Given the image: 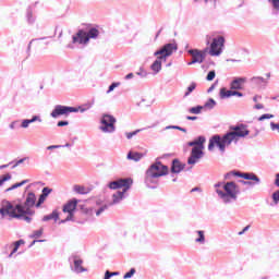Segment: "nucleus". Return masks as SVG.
<instances>
[{
    "mask_svg": "<svg viewBox=\"0 0 279 279\" xmlns=\"http://www.w3.org/2000/svg\"><path fill=\"white\" fill-rule=\"evenodd\" d=\"M169 173V167L162 165V162L157 161L153 163L146 171L145 183L148 189H156L158 184V178L167 175Z\"/></svg>",
    "mask_w": 279,
    "mask_h": 279,
    "instance_id": "6",
    "label": "nucleus"
},
{
    "mask_svg": "<svg viewBox=\"0 0 279 279\" xmlns=\"http://www.w3.org/2000/svg\"><path fill=\"white\" fill-rule=\"evenodd\" d=\"M216 75L217 74H216L215 70L209 71L206 76L207 82H213V80H215Z\"/></svg>",
    "mask_w": 279,
    "mask_h": 279,
    "instance_id": "39",
    "label": "nucleus"
},
{
    "mask_svg": "<svg viewBox=\"0 0 279 279\" xmlns=\"http://www.w3.org/2000/svg\"><path fill=\"white\" fill-rule=\"evenodd\" d=\"M270 5H272V11L275 14H279V0H267Z\"/></svg>",
    "mask_w": 279,
    "mask_h": 279,
    "instance_id": "29",
    "label": "nucleus"
},
{
    "mask_svg": "<svg viewBox=\"0 0 279 279\" xmlns=\"http://www.w3.org/2000/svg\"><path fill=\"white\" fill-rule=\"evenodd\" d=\"M229 132L225 135H214L209 140L208 150L213 151L215 149V145H217L219 151L223 154L226 151V147L232 145V143H239L240 138H245V136L250 135V130L244 124H238L235 126H230Z\"/></svg>",
    "mask_w": 279,
    "mask_h": 279,
    "instance_id": "1",
    "label": "nucleus"
},
{
    "mask_svg": "<svg viewBox=\"0 0 279 279\" xmlns=\"http://www.w3.org/2000/svg\"><path fill=\"white\" fill-rule=\"evenodd\" d=\"M70 263H73L72 271H74V274H84V271H87V269L82 266L84 265V260H82V258L73 256L70 258Z\"/></svg>",
    "mask_w": 279,
    "mask_h": 279,
    "instance_id": "13",
    "label": "nucleus"
},
{
    "mask_svg": "<svg viewBox=\"0 0 279 279\" xmlns=\"http://www.w3.org/2000/svg\"><path fill=\"white\" fill-rule=\"evenodd\" d=\"M110 202L108 203V205H102L97 211H96V217H99L102 213H105L106 210H108V208H110Z\"/></svg>",
    "mask_w": 279,
    "mask_h": 279,
    "instance_id": "36",
    "label": "nucleus"
},
{
    "mask_svg": "<svg viewBox=\"0 0 279 279\" xmlns=\"http://www.w3.org/2000/svg\"><path fill=\"white\" fill-rule=\"evenodd\" d=\"M216 189V193L221 199L222 204H234L236 199H239V195H241V189L234 183V181L229 182H218L214 185Z\"/></svg>",
    "mask_w": 279,
    "mask_h": 279,
    "instance_id": "2",
    "label": "nucleus"
},
{
    "mask_svg": "<svg viewBox=\"0 0 279 279\" xmlns=\"http://www.w3.org/2000/svg\"><path fill=\"white\" fill-rule=\"evenodd\" d=\"M236 173L238 171H231L225 174V180H230V178H232V175H235L236 178Z\"/></svg>",
    "mask_w": 279,
    "mask_h": 279,
    "instance_id": "48",
    "label": "nucleus"
},
{
    "mask_svg": "<svg viewBox=\"0 0 279 279\" xmlns=\"http://www.w3.org/2000/svg\"><path fill=\"white\" fill-rule=\"evenodd\" d=\"M19 252L17 247H13L12 252L9 254V258H12V256H14V254H16Z\"/></svg>",
    "mask_w": 279,
    "mask_h": 279,
    "instance_id": "55",
    "label": "nucleus"
},
{
    "mask_svg": "<svg viewBox=\"0 0 279 279\" xmlns=\"http://www.w3.org/2000/svg\"><path fill=\"white\" fill-rule=\"evenodd\" d=\"M71 112H80V109L75 107L57 105L51 111L50 117H52V119H58V117H69Z\"/></svg>",
    "mask_w": 279,
    "mask_h": 279,
    "instance_id": "10",
    "label": "nucleus"
},
{
    "mask_svg": "<svg viewBox=\"0 0 279 279\" xmlns=\"http://www.w3.org/2000/svg\"><path fill=\"white\" fill-rule=\"evenodd\" d=\"M77 208V199H71L63 206V213H68L66 220H73V213Z\"/></svg>",
    "mask_w": 279,
    "mask_h": 279,
    "instance_id": "14",
    "label": "nucleus"
},
{
    "mask_svg": "<svg viewBox=\"0 0 279 279\" xmlns=\"http://www.w3.org/2000/svg\"><path fill=\"white\" fill-rule=\"evenodd\" d=\"M51 219H53V221H58V219H60L58 210L54 209L51 214L44 216L43 221H51Z\"/></svg>",
    "mask_w": 279,
    "mask_h": 279,
    "instance_id": "23",
    "label": "nucleus"
},
{
    "mask_svg": "<svg viewBox=\"0 0 279 279\" xmlns=\"http://www.w3.org/2000/svg\"><path fill=\"white\" fill-rule=\"evenodd\" d=\"M275 184H276V186H278V189H279V178L277 177V179L275 180Z\"/></svg>",
    "mask_w": 279,
    "mask_h": 279,
    "instance_id": "64",
    "label": "nucleus"
},
{
    "mask_svg": "<svg viewBox=\"0 0 279 279\" xmlns=\"http://www.w3.org/2000/svg\"><path fill=\"white\" fill-rule=\"evenodd\" d=\"M14 247H16L17 250L21 247V245H25V240H19L16 242L13 243Z\"/></svg>",
    "mask_w": 279,
    "mask_h": 279,
    "instance_id": "49",
    "label": "nucleus"
},
{
    "mask_svg": "<svg viewBox=\"0 0 279 279\" xmlns=\"http://www.w3.org/2000/svg\"><path fill=\"white\" fill-rule=\"evenodd\" d=\"M51 189L49 187H44L41 191V195H44V197H49V194L51 193Z\"/></svg>",
    "mask_w": 279,
    "mask_h": 279,
    "instance_id": "47",
    "label": "nucleus"
},
{
    "mask_svg": "<svg viewBox=\"0 0 279 279\" xmlns=\"http://www.w3.org/2000/svg\"><path fill=\"white\" fill-rule=\"evenodd\" d=\"M197 238L195 239V243H198L199 245H204L206 243V232L198 230L196 231Z\"/></svg>",
    "mask_w": 279,
    "mask_h": 279,
    "instance_id": "22",
    "label": "nucleus"
},
{
    "mask_svg": "<svg viewBox=\"0 0 279 279\" xmlns=\"http://www.w3.org/2000/svg\"><path fill=\"white\" fill-rule=\"evenodd\" d=\"M29 124H32V122L29 121V119H24V120H22L21 128H22L23 130H27V128H29Z\"/></svg>",
    "mask_w": 279,
    "mask_h": 279,
    "instance_id": "42",
    "label": "nucleus"
},
{
    "mask_svg": "<svg viewBox=\"0 0 279 279\" xmlns=\"http://www.w3.org/2000/svg\"><path fill=\"white\" fill-rule=\"evenodd\" d=\"M253 108H254V110H263V109H265V105H263L260 102H256Z\"/></svg>",
    "mask_w": 279,
    "mask_h": 279,
    "instance_id": "50",
    "label": "nucleus"
},
{
    "mask_svg": "<svg viewBox=\"0 0 279 279\" xmlns=\"http://www.w3.org/2000/svg\"><path fill=\"white\" fill-rule=\"evenodd\" d=\"M252 84H255L256 86L265 88L267 86L268 81L267 78H264L263 76H254L251 78Z\"/></svg>",
    "mask_w": 279,
    "mask_h": 279,
    "instance_id": "19",
    "label": "nucleus"
},
{
    "mask_svg": "<svg viewBox=\"0 0 279 279\" xmlns=\"http://www.w3.org/2000/svg\"><path fill=\"white\" fill-rule=\"evenodd\" d=\"M197 88V83L192 82L190 86L186 88V92L184 93V97H189L193 90Z\"/></svg>",
    "mask_w": 279,
    "mask_h": 279,
    "instance_id": "28",
    "label": "nucleus"
},
{
    "mask_svg": "<svg viewBox=\"0 0 279 279\" xmlns=\"http://www.w3.org/2000/svg\"><path fill=\"white\" fill-rule=\"evenodd\" d=\"M247 230H250V226H246L242 231H240L238 234L239 236H242V234H245V232H247Z\"/></svg>",
    "mask_w": 279,
    "mask_h": 279,
    "instance_id": "56",
    "label": "nucleus"
},
{
    "mask_svg": "<svg viewBox=\"0 0 279 279\" xmlns=\"http://www.w3.org/2000/svg\"><path fill=\"white\" fill-rule=\"evenodd\" d=\"M265 119H274V114L264 113L258 118V121H265Z\"/></svg>",
    "mask_w": 279,
    "mask_h": 279,
    "instance_id": "46",
    "label": "nucleus"
},
{
    "mask_svg": "<svg viewBox=\"0 0 279 279\" xmlns=\"http://www.w3.org/2000/svg\"><path fill=\"white\" fill-rule=\"evenodd\" d=\"M206 51H208V48H206L204 51L197 49H190L187 50V53L192 56L193 62L202 64V62L206 60Z\"/></svg>",
    "mask_w": 279,
    "mask_h": 279,
    "instance_id": "12",
    "label": "nucleus"
},
{
    "mask_svg": "<svg viewBox=\"0 0 279 279\" xmlns=\"http://www.w3.org/2000/svg\"><path fill=\"white\" fill-rule=\"evenodd\" d=\"M213 90H215V84H213V85L207 89V93H213Z\"/></svg>",
    "mask_w": 279,
    "mask_h": 279,
    "instance_id": "63",
    "label": "nucleus"
},
{
    "mask_svg": "<svg viewBox=\"0 0 279 279\" xmlns=\"http://www.w3.org/2000/svg\"><path fill=\"white\" fill-rule=\"evenodd\" d=\"M100 123V130L105 134H112V132L117 130V128L114 126V123H117V119L113 116L102 114Z\"/></svg>",
    "mask_w": 279,
    "mask_h": 279,
    "instance_id": "9",
    "label": "nucleus"
},
{
    "mask_svg": "<svg viewBox=\"0 0 279 279\" xmlns=\"http://www.w3.org/2000/svg\"><path fill=\"white\" fill-rule=\"evenodd\" d=\"M145 155L142 153H134V151H129L126 155L128 160H133V162H140V160L144 157Z\"/></svg>",
    "mask_w": 279,
    "mask_h": 279,
    "instance_id": "21",
    "label": "nucleus"
},
{
    "mask_svg": "<svg viewBox=\"0 0 279 279\" xmlns=\"http://www.w3.org/2000/svg\"><path fill=\"white\" fill-rule=\"evenodd\" d=\"M73 191L78 195H88L89 193L88 189L83 185H74Z\"/></svg>",
    "mask_w": 279,
    "mask_h": 279,
    "instance_id": "24",
    "label": "nucleus"
},
{
    "mask_svg": "<svg viewBox=\"0 0 279 279\" xmlns=\"http://www.w3.org/2000/svg\"><path fill=\"white\" fill-rule=\"evenodd\" d=\"M10 180H12V174L7 173V174L2 175L0 178V186H3V184H5V182H10Z\"/></svg>",
    "mask_w": 279,
    "mask_h": 279,
    "instance_id": "35",
    "label": "nucleus"
},
{
    "mask_svg": "<svg viewBox=\"0 0 279 279\" xmlns=\"http://www.w3.org/2000/svg\"><path fill=\"white\" fill-rule=\"evenodd\" d=\"M204 106H196L189 109L190 114H202Z\"/></svg>",
    "mask_w": 279,
    "mask_h": 279,
    "instance_id": "30",
    "label": "nucleus"
},
{
    "mask_svg": "<svg viewBox=\"0 0 279 279\" xmlns=\"http://www.w3.org/2000/svg\"><path fill=\"white\" fill-rule=\"evenodd\" d=\"M99 38V29L92 27L88 31H78L75 35L72 37L73 45H86L87 43L93 40H97Z\"/></svg>",
    "mask_w": 279,
    "mask_h": 279,
    "instance_id": "7",
    "label": "nucleus"
},
{
    "mask_svg": "<svg viewBox=\"0 0 279 279\" xmlns=\"http://www.w3.org/2000/svg\"><path fill=\"white\" fill-rule=\"evenodd\" d=\"M133 77H134V73H129V74L124 77V80H133Z\"/></svg>",
    "mask_w": 279,
    "mask_h": 279,
    "instance_id": "62",
    "label": "nucleus"
},
{
    "mask_svg": "<svg viewBox=\"0 0 279 279\" xmlns=\"http://www.w3.org/2000/svg\"><path fill=\"white\" fill-rule=\"evenodd\" d=\"M113 276H119V272L118 271L110 272V270H107L105 272V279H111Z\"/></svg>",
    "mask_w": 279,
    "mask_h": 279,
    "instance_id": "43",
    "label": "nucleus"
},
{
    "mask_svg": "<svg viewBox=\"0 0 279 279\" xmlns=\"http://www.w3.org/2000/svg\"><path fill=\"white\" fill-rule=\"evenodd\" d=\"M247 82L245 77H234L230 83L231 90H243V85Z\"/></svg>",
    "mask_w": 279,
    "mask_h": 279,
    "instance_id": "15",
    "label": "nucleus"
},
{
    "mask_svg": "<svg viewBox=\"0 0 279 279\" xmlns=\"http://www.w3.org/2000/svg\"><path fill=\"white\" fill-rule=\"evenodd\" d=\"M57 125H58V128H64V126L69 125V121H59L57 123Z\"/></svg>",
    "mask_w": 279,
    "mask_h": 279,
    "instance_id": "52",
    "label": "nucleus"
},
{
    "mask_svg": "<svg viewBox=\"0 0 279 279\" xmlns=\"http://www.w3.org/2000/svg\"><path fill=\"white\" fill-rule=\"evenodd\" d=\"M16 123H19V121L11 122L9 125L10 130H14L16 128Z\"/></svg>",
    "mask_w": 279,
    "mask_h": 279,
    "instance_id": "57",
    "label": "nucleus"
},
{
    "mask_svg": "<svg viewBox=\"0 0 279 279\" xmlns=\"http://www.w3.org/2000/svg\"><path fill=\"white\" fill-rule=\"evenodd\" d=\"M271 199L272 202L270 203V206H279V190L275 191L271 194Z\"/></svg>",
    "mask_w": 279,
    "mask_h": 279,
    "instance_id": "26",
    "label": "nucleus"
},
{
    "mask_svg": "<svg viewBox=\"0 0 279 279\" xmlns=\"http://www.w3.org/2000/svg\"><path fill=\"white\" fill-rule=\"evenodd\" d=\"M40 236H43V228L34 231L33 234L31 235V239H40Z\"/></svg>",
    "mask_w": 279,
    "mask_h": 279,
    "instance_id": "38",
    "label": "nucleus"
},
{
    "mask_svg": "<svg viewBox=\"0 0 279 279\" xmlns=\"http://www.w3.org/2000/svg\"><path fill=\"white\" fill-rule=\"evenodd\" d=\"M93 106H95V101L88 102L87 105H85V107H76V109L78 110V112H86V110H90V108H93Z\"/></svg>",
    "mask_w": 279,
    "mask_h": 279,
    "instance_id": "33",
    "label": "nucleus"
},
{
    "mask_svg": "<svg viewBox=\"0 0 279 279\" xmlns=\"http://www.w3.org/2000/svg\"><path fill=\"white\" fill-rule=\"evenodd\" d=\"M165 130H178V125H168Z\"/></svg>",
    "mask_w": 279,
    "mask_h": 279,
    "instance_id": "60",
    "label": "nucleus"
},
{
    "mask_svg": "<svg viewBox=\"0 0 279 279\" xmlns=\"http://www.w3.org/2000/svg\"><path fill=\"white\" fill-rule=\"evenodd\" d=\"M28 121H31V123H36V121H38V123H43L40 116H33L32 119H28Z\"/></svg>",
    "mask_w": 279,
    "mask_h": 279,
    "instance_id": "45",
    "label": "nucleus"
},
{
    "mask_svg": "<svg viewBox=\"0 0 279 279\" xmlns=\"http://www.w3.org/2000/svg\"><path fill=\"white\" fill-rule=\"evenodd\" d=\"M215 106H217V101H215V99H213V98H209L208 101L205 102L203 108H208V110H213V108H215Z\"/></svg>",
    "mask_w": 279,
    "mask_h": 279,
    "instance_id": "31",
    "label": "nucleus"
},
{
    "mask_svg": "<svg viewBox=\"0 0 279 279\" xmlns=\"http://www.w3.org/2000/svg\"><path fill=\"white\" fill-rule=\"evenodd\" d=\"M132 184H134V181L131 178L118 179L109 182L108 189H111V191H117L112 194L109 206H117V204H121V202L125 199L128 190L132 189ZM119 189H122V191H118Z\"/></svg>",
    "mask_w": 279,
    "mask_h": 279,
    "instance_id": "4",
    "label": "nucleus"
},
{
    "mask_svg": "<svg viewBox=\"0 0 279 279\" xmlns=\"http://www.w3.org/2000/svg\"><path fill=\"white\" fill-rule=\"evenodd\" d=\"M143 130H145V129H137V130H135V131H133V132H126V133H125V136H126L128 141H131V138H132L133 136H136V134L143 132Z\"/></svg>",
    "mask_w": 279,
    "mask_h": 279,
    "instance_id": "34",
    "label": "nucleus"
},
{
    "mask_svg": "<svg viewBox=\"0 0 279 279\" xmlns=\"http://www.w3.org/2000/svg\"><path fill=\"white\" fill-rule=\"evenodd\" d=\"M186 119L187 121H197V117L195 116H187Z\"/></svg>",
    "mask_w": 279,
    "mask_h": 279,
    "instance_id": "59",
    "label": "nucleus"
},
{
    "mask_svg": "<svg viewBox=\"0 0 279 279\" xmlns=\"http://www.w3.org/2000/svg\"><path fill=\"white\" fill-rule=\"evenodd\" d=\"M119 86H121V83H112L107 90V95H110V93H112L114 88H119Z\"/></svg>",
    "mask_w": 279,
    "mask_h": 279,
    "instance_id": "40",
    "label": "nucleus"
},
{
    "mask_svg": "<svg viewBox=\"0 0 279 279\" xmlns=\"http://www.w3.org/2000/svg\"><path fill=\"white\" fill-rule=\"evenodd\" d=\"M45 199H47V196L40 194L37 204H35L36 208H40V206H43V204H45Z\"/></svg>",
    "mask_w": 279,
    "mask_h": 279,
    "instance_id": "37",
    "label": "nucleus"
},
{
    "mask_svg": "<svg viewBox=\"0 0 279 279\" xmlns=\"http://www.w3.org/2000/svg\"><path fill=\"white\" fill-rule=\"evenodd\" d=\"M220 99H230V97H234V89H226V87L220 88L219 93Z\"/></svg>",
    "mask_w": 279,
    "mask_h": 279,
    "instance_id": "20",
    "label": "nucleus"
},
{
    "mask_svg": "<svg viewBox=\"0 0 279 279\" xmlns=\"http://www.w3.org/2000/svg\"><path fill=\"white\" fill-rule=\"evenodd\" d=\"M134 274H136V269L135 268H131L129 272H126L123 278L124 279H130L132 278V276H134Z\"/></svg>",
    "mask_w": 279,
    "mask_h": 279,
    "instance_id": "44",
    "label": "nucleus"
},
{
    "mask_svg": "<svg viewBox=\"0 0 279 279\" xmlns=\"http://www.w3.org/2000/svg\"><path fill=\"white\" fill-rule=\"evenodd\" d=\"M202 158H204V150H202V147H193L191 155L187 158V165H197Z\"/></svg>",
    "mask_w": 279,
    "mask_h": 279,
    "instance_id": "11",
    "label": "nucleus"
},
{
    "mask_svg": "<svg viewBox=\"0 0 279 279\" xmlns=\"http://www.w3.org/2000/svg\"><path fill=\"white\" fill-rule=\"evenodd\" d=\"M194 142L196 143V146H194V147H201V150L203 151L204 143H206V137L198 136L197 140H194Z\"/></svg>",
    "mask_w": 279,
    "mask_h": 279,
    "instance_id": "27",
    "label": "nucleus"
},
{
    "mask_svg": "<svg viewBox=\"0 0 279 279\" xmlns=\"http://www.w3.org/2000/svg\"><path fill=\"white\" fill-rule=\"evenodd\" d=\"M240 182H241V184H244V185H247V186H252V181H243V180H241Z\"/></svg>",
    "mask_w": 279,
    "mask_h": 279,
    "instance_id": "61",
    "label": "nucleus"
},
{
    "mask_svg": "<svg viewBox=\"0 0 279 279\" xmlns=\"http://www.w3.org/2000/svg\"><path fill=\"white\" fill-rule=\"evenodd\" d=\"M26 19H27V23H29V25H33V23H35V21H36V17H34V13L29 9L26 12Z\"/></svg>",
    "mask_w": 279,
    "mask_h": 279,
    "instance_id": "32",
    "label": "nucleus"
},
{
    "mask_svg": "<svg viewBox=\"0 0 279 279\" xmlns=\"http://www.w3.org/2000/svg\"><path fill=\"white\" fill-rule=\"evenodd\" d=\"M262 99H263V96H260V95H255V96L253 97L254 104H258V101H260Z\"/></svg>",
    "mask_w": 279,
    "mask_h": 279,
    "instance_id": "53",
    "label": "nucleus"
},
{
    "mask_svg": "<svg viewBox=\"0 0 279 279\" xmlns=\"http://www.w3.org/2000/svg\"><path fill=\"white\" fill-rule=\"evenodd\" d=\"M184 167H186V165L182 163L178 159H173L171 166V173H181V171H184Z\"/></svg>",
    "mask_w": 279,
    "mask_h": 279,
    "instance_id": "18",
    "label": "nucleus"
},
{
    "mask_svg": "<svg viewBox=\"0 0 279 279\" xmlns=\"http://www.w3.org/2000/svg\"><path fill=\"white\" fill-rule=\"evenodd\" d=\"M233 97H243V93L239 92V89L233 90Z\"/></svg>",
    "mask_w": 279,
    "mask_h": 279,
    "instance_id": "54",
    "label": "nucleus"
},
{
    "mask_svg": "<svg viewBox=\"0 0 279 279\" xmlns=\"http://www.w3.org/2000/svg\"><path fill=\"white\" fill-rule=\"evenodd\" d=\"M27 182H29V180H23L20 183H15V184L11 185L9 189H7L5 193H10V191H14L16 189H21V186H25V184H27Z\"/></svg>",
    "mask_w": 279,
    "mask_h": 279,
    "instance_id": "25",
    "label": "nucleus"
},
{
    "mask_svg": "<svg viewBox=\"0 0 279 279\" xmlns=\"http://www.w3.org/2000/svg\"><path fill=\"white\" fill-rule=\"evenodd\" d=\"M175 51H178V44L169 43L154 52V56L157 59L150 65V70L154 72L155 75H158V72L162 71V62H167V58L173 56Z\"/></svg>",
    "mask_w": 279,
    "mask_h": 279,
    "instance_id": "5",
    "label": "nucleus"
},
{
    "mask_svg": "<svg viewBox=\"0 0 279 279\" xmlns=\"http://www.w3.org/2000/svg\"><path fill=\"white\" fill-rule=\"evenodd\" d=\"M34 206H36V194H34V192H29L26 196V201L24 203V210H32V208H34Z\"/></svg>",
    "mask_w": 279,
    "mask_h": 279,
    "instance_id": "16",
    "label": "nucleus"
},
{
    "mask_svg": "<svg viewBox=\"0 0 279 279\" xmlns=\"http://www.w3.org/2000/svg\"><path fill=\"white\" fill-rule=\"evenodd\" d=\"M226 47V38L221 35L214 37L209 46V56L219 58L223 53Z\"/></svg>",
    "mask_w": 279,
    "mask_h": 279,
    "instance_id": "8",
    "label": "nucleus"
},
{
    "mask_svg": "<svg viewBox=\"0 0 279 279\" xmlns=\"http://www.w3.org/2000/svg\"><path fill=\"white\" fill-rule=\"evenodd\" d=\"M62 148V145H50L47 147L48 151H51L53 149H60Z\"/></svg>",
    "mask_w": 279,
    "mask_h": 279,
    "instance_id": "51",
    "label": "nucleus"
},
{
    "mask_svg": "<svg viewBox=\"0 0 279 279\" xmlns=\"http://www.w3.org/2000/svg\"><path fill=\"white\" fill-rule=\"evenodd\" d=\"M25 160H27V158H22V159L17 160L15 162V167H19V165H23V162H25Z\"/></svg>",
    "mask_w": 279,
    "mask_h": 279,
    "instance_id": "58",
    "label": "nucleus"
},
{
    "mask_svg": "<svg viewBox=\"0 0 279 279\" xmlns=\"http://www.w3.org/2000/svg\"><path fill=\"white\" fill-rule=\"evenodd\" d=\"M236 178H243V180H253V182H256L257 184L260 183V179L256 174L250 172L238 171Z\"/></svg>",
    "mask_w": 279,
    "mask_h": 279,
    "instance_id": "17",
    "label": "nucleus"
},
{
    "mask_svg": "<svg viewBox=\"0 0 279 279\" xmlns=\"http://www.w3.org/2000/svg\"><path fill=\"white\" fill-rule=\"evenodd\" d=\"M0 215L2 217H11V219H21L22 221H26V223H32V216L34 215V210L25 209L23 205H12L9 201L2 202V207L0 208Z\"/></svg>",
    "mask_w": 279,
    "mask_h": 279,
    "instance_id": "3",
    "label": "nucleus"
},
{
    "mask_svg": "<svg viewBox=\"0 0 279 279\" xmlns=\"http://www.w3.org/2000/svg\"><path fill=\"white\" fill-rule=\"evenodd\" d=\"M136 75H138L142 78H145V77H147L148 73H147V71H145V69L140 68V71L136 72Z\"/></svg>",
    "mask_w": 279,
    "mask_h": 279,
    "instance_id": "41",
    "label": "nucleus"
}]
</instances>
